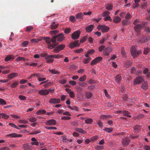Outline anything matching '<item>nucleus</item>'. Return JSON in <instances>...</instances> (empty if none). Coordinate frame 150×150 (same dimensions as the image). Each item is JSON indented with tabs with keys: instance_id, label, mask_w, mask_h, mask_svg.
Returning a JSON list of instances; mask_svg holds the SVG:
<instances>
[{
	"instance_id": "39",
	"label": "nucleus",
	"mask_w": 150,
	"mask_h": 150,
	"mask_svg": "<svg viewBox=\"0 0 150 150\" xmlns=\"http://www.w3.org/2000/svg\"><path fill=\"white\" fill-rule=\"evenodd\" d=\"M93 122V120L91 118L87 119L85 120V122L87 124H90L91 123Z\"/></svg>"
},
{
	"instance_id": "22",
	"label": "nucleus",
	"mask_w": 150,
	"mask_h": 150,
	"mask_svg": "<svg viewBox=\"0 0 150 150\" xmlns=\"http://www.w3.org/2000/svg\"><path fill=\"white\" fill-rule=\"evenodd\" d=\"M121 21L120 18L118 16H114L113 17V22L115 23H118Z\"/></svg>"
},
{
	"instance_id": "12",
	"label": "nucleus",
	"mask_w": 150,
	"mask_h": 150,
	"mask_svg": "<svg viewBox=\"0 0 150 150\" xmlns=\"http://www.w3.org/2000/svg\"><path fill=\"white\" fill-rule=\"evenodd\" d=\"M55 120L54 119L50 120L46 122V124L49 126L54 125L56 124Z\"/></svg>"
},
{
	"instance_id": "40",
	"label": "nucleus",
	"mask_w": 150,
	"mask_h": 150,
	"mask_svg": "<svg viewBox=\"0 0 150 150\" xmlns=\"http://www.w3.org/2000/svg\"><path fill=\"white\" fill-rule=\"evenodd\" d=\"M86 79V76L84 75L83 76L80 77L79 79V81H85Z\"/></svg>"
},
{
	"instance_id": "42",
	"label": "nucleus",
	"mask_w": 150,
	"mask_h": 150,
	"mask_svg": "<svg viewBox=\"0 0 150 150\" xmlns=\"http://www.w3.org/2000/svg\"><path fill=\"white\" fill-rule=\"evenodd\" d=\"M88 36L86 35L83 37L82 39L80 40V42L82 43L85 41L88 38Z\"/></svg>"
},
{
	"instance_id": "28",
	"label": "nucleus",
	"mask_w": 150,
	"mask_h": 150,
	"mask_svg": "<svg viewBox=\"0 0 150 150\" xmlns=\"http://www.w3.org/2000/svg\"><path fill=\"white\" fill-rule=\"evenodd\" d=\"M83 16V14L81 13H79L76 15V17L77 19H79L82 18Z\"/></svg>"
},
{
	"instance_id": "25",
	"label": "nucleus",
	"mask_w": 150,
	"mask_h": 150,
	"mask_svg": "<svg viewBox=\"0 0 150 150\" xmlns=\"http://www.w3.org/2000/svg\"><path fill=\"white\" fill-rule=\"evenodd\" d=\"M42 76L41 74H40L39 73H37L35 74H31L29 78L30 79H32V77H38V78L39 77H40Z\"/></svg>"
},
{
	"instance_id": "15",
	"label": "nucleus",
	"mask_w": 150,
	"mask_h": 150,
	"mask_svg": "<svg viewBox=\"0 0 150 150\" xmlns=\"http://www.w3.org/2000/svg\"><path fill=\"white\" fill-rule=\"evenodd\" d=\"M63 115H65V116L62 117H61V119L62 120H69L71 118V117H69L71 115L70 113H63Z\"/></svg>"
},
{
	"instance_id": "16",
	"label": "nucleus",
	"mask_w": 150,
	"mask_h": 150,
	"mask_svg": "<svg viewBox=\"0 0 150 150\" xmlns=\"http://www.w3.org/2000/svg\"><path fill=\"white\" fill-rule=\"evenodd\" d=\"M32 146L29 144H24L22 147V148L25 150H30L32 149Z\"/></svg>"
},
{
	"instance_id": "23",
	"label": "nucleus",
	"mask_w": 150,
	"mask_h": 150,
	"mask_svg": "<svg viewBox=\"0 0 150 150\" xmlns=\"http://www.w3.org/2000/svg\"><path fill=\"white\" fill-rule=\"evenodd\" d=\"M94 27V25H91L87 26L86 29V31L88 33L91 32L92 31Z\"/></svg>"
},
{
	"instance_id": "37",
	"label": "nucleus",
	"mask_w": 150,
	"mask_h": 150,
	"mask_svg": "<svg viewBox=\"0 0 150 150\" xmlns=\"http://www.w3.org/2000/svg\"><path fill=\"white\" fill-rule=\"evenodd\" d=\"M93 94L92 93L88 92L86 93V96L88 99L90 98L92 96Z\"/></svg>"
},
{
	"instance_id": "3",
	"label": "nucleus",
	"mask_w": 150,
	"mask_h": 150,
	"mask_svg": "<svg viewBox=\"0 0 150 150\" xmlns=\"http://www.w3.org/2000/svg\"><path fill=\"white\" fill-rule=\"evenodd\" d=\"M97 28L98 30H101L102 32L103 33L107 32L109 29V27L103 25H99Z\"/></svg>"
},
{
	"instance_id": "11",
	"label": "nucleus",
	"mask_w": 150,
	"mask_h": 150,
	"mask_svg": "<svg viewBox=\"0 0 150 150\" xmlns=\"http://www.w3.org/2000/svg\"><path fill=\"white\" fill-rule=\"evenodd\" d=\"M60 99L59 98L56 99L52 98L50 100L49 102L51 103L56 104L60 103Z\"/></svg>"
},
{
	"instance_id": "49",
	"label": "nucleus",
	"mask_w": 150,
	"mask_h": 150,
	"mask_svg": "<svg viewBox=\"0 0 150 150\" xmlns=\"http://www.w3.org/2000/svg\"><path fill=\"white\" fill-rule=\"evenodd\" d=\"M6 104V101L3 99L0 98V104L2 105H4Z\"/></svg>"
},
{
	"instance_id": "27",
	"label": "nucleus",
	"mask_w": 150,
	"mask_h": 150,
	"mask_svg": "<svg viewBox=\"0 0 150 150\" xmlns=\"http://www.w3.org/2000/svg\"><path fill=\"white\" fill-rule=\"evenodd\" d=\"M122 25L123 26L128 25L130 23V21L127 20H124L122 21Z\"/></svg>"
},
{
	"instance_id": "18",
	"label": "nucleus",
	"mask_w": 150,
	"mask_h": 150,
	"mask_svg": "<svg viewBox=\"0 0 150 150\" xmlns=\"http://www.w3.org/2000/svg\"><path fill=\"white\" fill-rule=\"evenodd\" d=\"M142 27V25L141 24H137L134 26V29L135 31L137 32H139Z\"/></svg>"
},
{
	"instance_id": "30",
	"label": "nucleus",
	"mask_w": 150,
	"mask_h": 150,
	"mask_svg": "<svg viewBox=\"0 0 150 150\" xmlns=\"http://www.w3.org/2000/svg\"><path fill=\"white\" fill-rule=\"evenodd\" d=\"M54 43L50 44L48 46V48L50 49H52L56 47L58 44V43Z\"/></svg>"
},
{
	"instance_id": "46",
	"label": "nucleus",
	"mask_w": 150,
	"mask_h": 150,
	"mask_svg": "<svg viewBox=\"0 0 150 150\" xmlns=\"http://www.w3.org/2000/svg\"><path fill=\"white\" fill-rule=\"evenodd\" d=\"M69 20L70 21L73 23L75 22L76 21L75 17L72 16H70Z\"/></svg>"
},
{
	"instance_id": "26",
	"label": "nucleus",
	"mask_w": 150,
	"mask_h": 150,
	"mask_svg": "<svg viewBox=\"0 0 150 150\" xmlns=\"http://www.w3.org/2000/svg\"><path fill=\"white\" fill-rule=\"evenodd\" d=\"M142 88L144 90H146L148 88V85L146 81L144 82L142 84Z\"/></svg>"
},
{
	"instance_id": "48",
	"label": "nucleus",
	"mask_w": 150,
	"mask_h": 150,
	"mask_svg": "<svg viewBox=\"0 0 150 150\" xmlns=\"http://www.w3.org/2000/svg\"><path fill=\"white\" fill-rule=\"evenodd\" d=\"M105 46L104 45H102L98 48V51L99 52H101L103 50H104Z\"/></svg>"
},
{
	"instance_id": "21",
	"label": "nucleus",
	"mask_w": 150,
	"mask_h": 150,
	"mask_svg": "<svg viewBox=\"0 0 150 150\" xmlns=\"http://www.w3.org/2000/svg\"><path fill=\"white\" fill-rule=\"evenodd\" d=\"M31 140L32 142H31L30 144L33 145H35L36 146H38L39 145V142L37 141V140L35 137L32 138L31 139Z\"/></svg>"
},
{
	"instance_id": "61",
	"label": "nucleus",
	"mask_w": 150,
	"mask_h": 150,
	"mask_svg": "<svg viewBox=\"0 0 150 150\" xmlns=\"http://www.w3.org/2000/svg\"><path fill=\"white\" fill-rule=\"evenodd\" d=\"M71 29L69 28H65L64 32L66 34H69L71 31Z\"/></svg>"
},
{
	"instance_id": "38",
	"label": "nucleus",
	"mask_w": 150,
	"mask_h": 150,
	"mask_svg": "<svg viewBox=\"0 0 150 150\" xmlns=\"http://www.w3.org/2000/svg\"><path fill=\"white\" fill-rule=\"evenodd\" d=\"M103 130L106 131L108 133H110L112 131V128L105 127L103 129Z\"/></svg>"
},
{
	"instance_id": "47",
	"label": "nucleus",
	"mask_w": 150,
	"mask_h": 150,
	"mask_svg": "<svg viewBox=\"0 0 150 150\" xmlns=\"http://www.w3.org/2000/svg\"><path fill=\"white\" fill-rule=\"evenodd\" d=\"M106 9L109 11H111L112 8V6L111 4H108L106 7Z\"/></svg>"
},
{
	"instance_id": "52",
	"label": "nucleus",
	"mask_w": 150,
	"mask_h": 150,
	"mask_svg": "<svg viewBox=\"0 0 150 150\" xmlns=\"http://www.w3.org/2000/svg\"><path fill=\"white\" fill-rule=\"evenodd\" d=\"M98 136H93L91 138V141L92 142L96 141L98 139Z\"/></svg>"
},
{
	"instance_id": "51",
	"label": "nucleus",
	"mask_w": 150,
	"mask_h": 150,
	"mask_svg": "<svg viewBox=\"0 0 150 150\" xmlns=\"http://www.w3.org/2000/svg\"><path fill=\"white\" fill-rule=\"evenodd\" d=\"M29 120L31 122H35L36 121V119L35 117H31L29 119Z\"/></svg>"
},
{
	"instance_id": "19",
	"label": "nucleus",
	"mask_w": 150,
	"mask_h": 150,
	"mask_svg": "<svg viewBox=\"0 0 150 150\" xmlns=\"http://www.w3.org/2000/svg\"><path fill=\"white\" fill-rule=\"evenodd\" d=\"M7 137H22V135L20 134H17L16 133H12L7 135Z\"/></svg>"
},
{
	"instance_id": "32",
	"label": "nucleus",
	"mask_w": 150,
	"mask_h": 150,
	"mask_svg": "<svg viewBox=\"0 0 150 150\" xmlns=\"http://www.w3.org/2000/svg\"><path fill=\"white\" fill-rule=\"evenodd\" d=\"M49 71L52 74H60V72L57 71L55 69H53L52 70L49 69Z\"/></svg>"
},
{
	"instance_id": "14",
	"label": "nucleus",
	"mask_w": 150,
	"mask_h": 150,
	"mask_svg": "<svg viewBox=\"0 0 150 150\" xmlns=\"http://www.w3.org/2000/svg\"><path fill=\"white\" fill-rule=\"evenodd\" d=\"M112 51V49L109 47L105 48L103 51V54L104 55L108 56L109 55V54Z\"/></svg>"
},
{
	"instance_id": "24",
	"label": "nucleus",
	"mask_w": 150,
	"mask_h": 150,
	"mask_svg": "<svg viewBox=\"0 0 150 150\" xmlns=\"http://www.w3.org/2000/svg\"><path fill=\"white\" fill-rule=\"evenodd\" d=\"M18 74L17 73H12L8 76V78L11 79L14 78L17 76Z\"/></svg>"
},
{
	"instance_id": "56",
	"label": "nucleus",
	"mask_w": 150,
	"mask_h": 150,
	"mask_svg": "<svg viewBox=\"0 0 150 150\" xmlns=\"http://www.w3.org/2000/svg\"><path fill=\"white\" fill-rule=\"evenodd\" d=\"M110 13V12L108 11H105L103 12L102 15L103 16H108Z\"/></svg>"
},
{
	"instance_id": "34",
	"label": "nucleus",
	"mask_w": 150,
	"mask_h": 150,
	"mask_svg": "<svg viewBox=\"0 0 150 150\" xmlns=\"http://www.w3.org/2000/svg\"><path fill=\"white\" fill-rule=\"evenodd\" d=\"M19 83L18 81H16L13 82L11 85V88H15L18 85Z\"/></svg>"
},
{
	"instance_id": "1",
	"label": "nucleus",
	"mask_w": 150,
	"mask_h": 150,
	"mask_svg": "<svg viewBox=\"0 0 150 150\" xmlns=\"http://www.w3.org/2000/svg\"><path fill=\"white\" fill-rule=\"evenodd\" d=\"M130 52L134 58L137 57L141 54V51L137 50L134 46H132L130 49Z\"/></svg>"
},
{
	"instance_id": "36",
	"label": "nucleus",
	"mask_w": 150,
	"mask_h": 150,
	"mask_svg": "<svg viewBox=\"0 0 150 150\" xmlns=\"http://www.w3.org/2000/svg\"><path fill=\"white\" fill-rule=\"evenodd\" d=\"M49 55H48V56ZM48 56H47V57H46L45 59H46V62L47 63H52L54 62V59H51L52 58H50L48 59H46V57H47Z\"/></svg>"
},
{
	"instance_id": "9",
	"label": "nucleus",
	"mask_w": 150,
	"mask_h": 150,
	"mask_svg": "<svg viewBox=\"0 0 150 150\" xmlns=\"http://www.w3.org/2000/svg\"><path fill=\"white\" fill-rule=\"evenodd\" d=\"M144 81V79L143 77L141 76H138L135 79L134 82L137 84H139L142 83Z\"/></svg>"
},
{
	"instance_id": "10",
	"label": "nucleus",
	"mask_w": 150,
	"mask_h": 150,
	"mask_svg": "<svg viewBox=\"0 0 150 150\" xmlns=\"http://www.w3.org/2000/svg\"><path fill=\"white\" fill-rule=\"evenodd\" d=\"M44 40H45V42L48 44H50L51 42L52 43H55V40L54 39L53 37H52V38L49 37H46L44 38Z\"/></svg>"
},
{
	"instance_id": "4",
	"label": "nucleus",
	"mask_w": 150,
	"mask_h": 150,
	"mask_svg": "<svg viewBox=\"0 0 150 150\" xmlns=\"http://www.w3.org/2000/svg\"><path fill=\"white\" fill-rule=\"evenodd\" d=\"M130 139L127 137H125L122 139L121 143L123 146H127L130 142Z\"/></svg>"
},
{
	"instance_id": "43",
	"label": "nucleus",
	"mask_w": 150,
	"mask_h": 150,
	"mask_svg": "<svg viewBox=\"0 0 150 150\" xmlns=\"http://www.w3.org/2000/svg\"><path fill=\"white\" fill-rule=\"evenodd\" d=\"M104 20L105 21H112V19L111 18L110 16H105V17L104 18Z\"/></svg>"
},
{
	"instance_id": "55",
	"label": "nucleus",
	"mask_w": 150,
	"mask_h": 150,
	"mask_svg": "<svg viewBox=\"0 0 150 150\" xmlns=\"http://www.w3.org/2000/svg\"><path fill=\"white\" fill-rule=\"evenodd\" d=\"M149 52V48L147 47L144 48V53L145 54H147Z\"/></svg>"
},
{
	"instance_id": "2",
	"label": "nucleus",
	"mask_w": 150,
	"mask_h": 150,
	"mask_svg": "<svg viewBox=\"0 0 150 150\" xmlns=\"http://www.w3.org/2000/svg\"><path fill=\"white\" fill-rule=\"evenodd\" d=\"M54 39L55 40V43H56V41L61 42L64 40V37L63 33H59L57 35L53 36Z\"/></svg>"
},
{
	"instance_id": "57",
	"label": "nucleus",
	"mask_w": 150,
	"mask_h": 150,
	"mask_svg": "<svg viewBox=\"0 0 150 150\" xmlns=\"http://www.w3.org/2000/svg\"><path fill=\"white\" fill-rule=\"evenodd\" d=\"M33 28L32 26H28L26 28V31L30 32L31 30H32Z\"/></svg>"
},
{
	"instance_id": "50",
	"label": "nucleus",
	"mask_w": 150,
	"mask_h": 150,
	"mask_svg": "<svg viewBox=\"0 0 150 150\" xmlns=\"http://www.w3.org/2000/svg\"><path fill=\"white\" fill-rule=\"evenodd\" d=\"M58 26V25L57 24L54 25H51L50 26V28L51 29H55L57 28Z\"/></svg>"
},
{
	"instance_id": "58",
	"label": "nucleus",
	"mask_w": 150,
	"mask_h": 150,
	"mask_svg": "<svg viewBox=\"0 0 150 150\" xmlns=\"http://www.w3.org/2000/svg\"><path fill=\"white\" fill-rule=\"evenodd\" d=\"M69 108L72 110H74V112L77 111L79 110L78 108L75 106H74L73 107H72L70 106H69Z\"/></svg>"
},
{
	"instance_id": "6",
	"label": "nucleus",
	"mask_w": 150,
	"mask_h": 150,
	"mask_svg": "<svg viewBox=\"0 0 150 150\" xmlns=\"http://www.w3.org/2000/svg\"><path fill=\"white\" fill-rule=\"evenodd\" d=\"M80 33V31L79 30H77L74 32L71 36L72 39L74 40L78 39L79 37Z\"/></svg>"
},
{
	"instance_id": "41",
	"label": "nucleus",
	"mask_w": 150,
	"mask_h": 150,
	"mask_svg": "<svg viewBox=\"0 0 150 150\" xmlns=\"http://www.w3.org/2000/svg\"><path fill=\"white\" fill-rule=\"evenodd\" d=\"M132 17V16L129 12H128L125 16V18L126 20H129Z\"/></svg>"
},
{
	"instance_id": "17",
	"label": "nucleus",
	"mask_w": 150,
	"mask_h": 150,
	"mask_svg": "<svg viewBox=\"0 0 150 150\" xmlns=\"http://www.w3.org/2000/svg\"><path fill=\"white\" fill-rule=\"evenodd\" d=\"M39 94L42 95H46L48 94L47 89H41L38 91Z\"/></svg>"
},
{
	"instance_id": "59",
	"label": "nucleus",
	"mask_w": 150,
	"mask_h": 150,
	"mask_svg": "<svg viewBox=\"0 0 150 150\" xmlns=\"http://www.w3.org/2000/svg\"><path fill=\"white\" fill-rule=\"evenodd\" d=\"M59 32V31L57 30H52L50 32V34H54L55 35L56 34L58 33Z\"/></svg>"
},
{
	"instance_id": "20",
	"label": "nucleus",
	"mask_w": 150,
	"mask_h": 150,
	"mask_svg": "<svg viewBox=\"0 0 150 150\" xmlns=\"http://www.w3.org/2000/svg\"><path fill=\"white\" fill-rule=\"evenodd\" d=\"M62 55L60 54H56V55H50L48 56L47 57L46 59H47L50 58H57V59H59L61 58Z\"/></svg>"
},
{
	"instance_id": "7",
	"label": "nucleus",
	"mask_w": 150,
	"mask_h": 150,
	"mask_svg": "<svg viewBox=\"0 0 150 150\" xmlns=\"http://www.w3.org/2000/svg\"><path fill=\"white\" fill-rule=\"evenodd\" d=\"M65 45L63 44H60L55 47L53 51L55 53H57L59 51L63 50L65 47Z\"/></svg>"
},
{
	"instance_id": "53",
	"label": "nucleus",
	"mask_w": 150,
	"mask_h": 150,
	"mask_svg": "<svg viewBox=\"0 0 150 150\" xmlns=\"http://www.w3.org/2000/svg\"><path fill=\"white\" fill-rule=\"evenodd\" d=\"M149 40V38L147 37H143L141 40V42H147Z\"/></svg>"
},
{
	"instance_id": "60",
	"label": "nucleus",
	"mask_w": 150,
	"mask_h": 150,
	"mask_svg": "<svg viewBox=\"0 0 150 150\" xmlns=\"http://www.w3.org/2000/svg\"><path fill=\"white\" fill-rule=\"evenodd\" d=\"M18 122L20 123L26 124L28 123V122L25 120H20L18 121Z\"/></svg>"
},
{
	"instance_id": "64",
	"label": "nucleus",
	"mask_w": 150,
	"mask_h": 150,
	"mask_svg": "<svg viewBox=\"0 0 150 150\" xmlns=\"http://www.w3.org/2000/svg\"><path fill=\"white\" fill-rule=\"evenodd\" d=\"M29 42L28 41H24L22 44L23 46V47H26L28 45Z\"/></svg>"
},
{
	"instance_id": "31",
	"label": "nucleus",
	"mask_w": 150,
	"mask_h": 150,
	"mask_svg": "<svg viewBox=\"0 0 150 150\" xmlns=\"http://www.w3.org/2000/svg\"><path fill=\"white\" fill-rule=\"evenodd\" d=\"M121 80V76L119 74H117L115 77V80L117 83H119Z\"/></svg>"
},
{
	"instance_id": "54",
	"label": "nucleus",
	"mask_w": 150,
	"mask_h": 150,
	"mask_svg": "<svg viewBox=\"0 0 150 150\" xmlns=\"http://www.w3.org/2000/svg\"><path fill=\"white\" fill-rule=\"evenodd\" d=\"M26 59L25 58L20 57H17L16 58V60L17 61H20L21 60L22 61H25Z\"/></svg>"
},
{
	"instance_id": "29",
	"label": "nucleus",
	"mask_w": 150,
	"mask_h": 150,
	"mask_svg": "<svg viewBox=\"0 0 150 150\" xmlns=\"http://www.w3.org/2000/svg\"><path fill=\"white\" fill-rule=\"evenodd\" d=\"M9 116L4 114V113H0V119L2 118L5 119H6L8 118Z\"/></svg>"
},
{
	"instance_id": "8",
	"label": "nucleus",
	"mask_w": 150,
	"mask_h": 150,
	"mask_svg": "<svg viewBox=\"0 0 150 150\" xmlns=\"http://www.w3.org/2000/svg\"><path fill=\"white\" fill-rule=\"evenodd\" d=\"M103 59V58L101 57H98L94 59L91 62V65H93L96 64L101 62Z\"/></svg>"
},
{
	"instance_id": "33",
	"label": "nucleus",
	"mask_w": 150,
	"mask_h": 150,
	"mask_svg": "<svg viewBox=\"0 0 150 150\" xmlns=\"http://www.w3.org/2000/svg\"><path fill=\"white\" fill-rule=\"evenodd\" d=\"M53 82H47L45 83L43 85V86L45 88H47L48 86H51L52 85Z\"/></svg>"
},
{
	"instance_id": "13",
	"label": "nucleus",
	"mask_w": 150,
	"mask_h": 150,
	"mask_svg": "<svg viewBox=\"0 0 150 150\" xmlns=\"http://www.w3.org/2000/svg\"><path fill=\"white\" fill-rule=\"evenodd\" d=\"M74 130L77 132L81 134H85L86 133V132L82 128H79L78 127H75L74 128Z\"/></svg>"
},
{
	"instance_id": "44",
	"label": "nucleus",
	"mask_w": 150,
	"mask_h": 150,
	"mask_svg": "<svg viewBox=\"0 0 150 150\" xmlns=\"http://www.w3.org/2000/svg\"><path fill=\"white\" fill-rule=\"evenodd\" d=\"M111 117L110 115H101L100 117V119H105V118H110Z\"/></svg>"
},
{
	"instance_id": "62",
	"label": "nucleus",
	"mask_w": 150,
	"mask_h": 150,
	"mask_svg": "<svg viewBox=\"0 0 150 150\" xmlns=\"http://www.w3.org/2000/svg\"><path fill=\"white\" fill-rule=\"evenodd\" d=\"M139 136V134H137L136 136H133L132 134H130L129 137L132 139H136Z\"/></svg>"
},
{
	"instance_id": "5",
	"label": "nucleus",
	"mask_w": 150,
	"mask_h": 150,
	"mask_svg": "<svg viewBox=\"0 0 150 150\" xmlns=\"http://www.w3.org/2000/svg\"><path fill=\"white\" fill-rule=\"evenodd\" d=\"M80 45V44L79 43V40H77L76 41L71 42L69 45V47L71 49H72L75 47H79Z\"/></svg>"
},
{
	"instance_id": "35",
	"label": "nucleus",
	"mask_w": 150,
	"mask_h": 150,
	"mask_svg": "<svg viewBox=\"0 0 150 150\" xmlns=\"http://www.w3.org/2000/svg\"><path fill=\"white\" fill-rule=\"evenodd\" d=\"M134 131L135 132V133H136L137 130H140L141 129V127L140 125H137L134 127Z\"/></svg>"
},
{
	"instance_id": "63",
	"label": "nucleus",
	"mask_w": 150,
	"mask_h": 150,
	"mask_svg": "<svg viewBox=\"0 0 150 150\" xmlns=\"http://www.w3.org/2000/svg\"><path fill=\"white\" fill-rule=\"evenodd\" d=\"M87 52L88 54H89L90 55H92L95 52V50L93 49L89 50H88Z\"/></svg>"
},
{
	"instance_id": "45",
	"label": "nucleus",
	"mask_w": 150,
	"mask_h": 150,
	"mask_svg": "<svg viewBox=\"0 0 150 150\" xmlns=\"http://www.w3.org/2000/svg\"><path fill=\"white\" fill-rule=\"evenodd\" d=\"M103 148V146L100 145H97L95 147V149L97 150H101Z\"/></svg>"
}]
</instances>
